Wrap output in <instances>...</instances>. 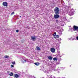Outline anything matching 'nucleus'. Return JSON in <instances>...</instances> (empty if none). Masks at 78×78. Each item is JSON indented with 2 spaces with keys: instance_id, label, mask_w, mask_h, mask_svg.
<instances>
[{
  "instance_id": "obj_1",
  "label": "nucleus",
  "mask_w": 78,
  "mask_h": 78,
  "mask_svg": "<svg viewBox=\"0 0 78 78\" xmlns=\"http://www.w3.org/2000/svg\"><path fill=\"white\" fill-rule=\"evenodd\" d=\"M60 11L59 8L56 7L55 8V9H54V11L55 14H59Z\"/></svg>"
},
{
  "instance_id": "obj_2",
  "label": "nucleus",
  "mask_w": 78,
  "mask_h": 78,
  "mask_svg": "<svg viewBox=\"0 0 78 78\" xmlns=\"http://www.w3.org/2000/svg\"><path fill=\"white\" fill-rule=\"evenodd\" d=\"M74 10H73V9H72L71 10H70V12H69V16H73V14H74Z\"/></svg>"
},
{
  "instance_id": "obj_3",
  "label": "nucleus",
  "mask_w": 78,
  "mask_h": 78,
  "mask_svg": "<svg viewBox=\"0 0 78 78\" xmlns=\"http://www.w3.org/2000/svg\"><path fill=\"white\" fill-rule=\"evenodd\" d=\"M73 28V31H77L78 32V26H74Z\"/></svg>"
},
{
  "instance_id": "obj_4",
  "label": "nucleus",
  "mask_w": 78,
  "mask_h": 78,
  "mask_svg": "<svg viewBox=\"0 0 78 78\" xmlns=\"http://www.w3.org/2000/svg\"><path fill=\"white\" fill-rule=\"evenodd\" d=\"M58 14H55V15H54V17L55 19H58V18L60 17V16Z\"/></svg>"
},
{
  "instance_id": "obj_5",
  "label": "nucleus",
  "mask_w": 78,
  "mask_h": 78,
  "mask_svg": "<svg viewBox=\"0 0 78 78\" xmlns=\"http://www.w3.org/2000/svg\"><path fill=\"white\" fill-rule=\"evenodd\" d=\"M31 39L32 41H35L36 40V37L35 36H31Z\"/></svg>"
},
{
  "instance_id": "obj_6",
  "label": "nucleus",
  "mask_w": 78,
  "mask_h": 78,
  "mask_svg": "<svg viewBox=\"0 0 78 78\" xmlns=\"http://www.w3.org/2000/svg\"><path fill=\"white\" fill-rule=\"evenodd\" d=\"M2 5L4 6H8V3L6 2H4L2 3Z\"/></svg>"
},
{
  "instance_id": "obj_7",
  "label": "nucleus",
  "mask_w": 78,
  "mask_h": 78,
  "mask_svg": "<svg viewBox=\"0 0 78 78\" xmlns=\"http://www.w3.org/2000/svg\"><path fill=\"white\" fill-rule=\"evenodd\" d=\"M21 59V61L22 63H24V62H25L26 60H25V57H22Z\"/></svg>"
},
{
  "instance_id": "obj_8",
  "label": "nucleus",
  "mask_w": 78,
  "mask_h": 78,
  "mask_svg": "<svg viewBox=\"0 0 78 78\" xmlns=\"http://www.w3.org/2000/svg\"><path fill=\"white\" fill-rule=\"evenodd\" d=\"M51 51L52 53H55V49L54 48H52L51 49Z\"/></svg>"
},
{
  "instance_id": "obj_9",
  "label": "nucleus",
  "mask_w": 78,
  "mask_h": 78,
  "mask_svg": "<svg viewBox=\"0 0 78 78\" xmlns=\"http://www.w3.org/2000/svg\"><path fill=\"white\" fill-rule=\"evenodd\" d=\"M48 59H49V60H52L53 59V57L51 56H49L48 57Z\"/></svg>"
},
{
  "instance_id": "obj_10",
  "label": "nucleus",
  "mask_w": 78,
  "mask_h": 78,
  "mask_svg": "<svg viewBox=\"0 0 78 78\" xmlns=\"http://www.w3.org/2000/svg\"><path fill=\"white\" fill-rule=\"evenodd\" d=\"M14 77L16 78H19V76L17 74H14Z\"/></svg>"
},
{
  "instance_id": "obj_11",
  "label": "nucleus",
  "mask_w": 78,
  "mask_h": 78,
  "mask_svg": "<svg viewBox=\"0 0 78 78\" xmlns=\"http://www.w3.org/2000/svg\"><path fill=\"white\" fill-rule=\"evenodd\" d=\"M40 63L39 62H35L34 63V64L36 65V66H38L39 65Z\"/></svg>"
},
{
  "instance_id": "obj_12",
  "label": "nucleus",
  "mask_w": 78,
  "mask_h": 78,
  "mask_svg": "<svg viewBox=\"0 0 78 78\" xmlns=\"http://www.w3.org/2000/svg\"><path fill=\"white\" fill-rule=\"evenodd\" d=\"M30 62V60L29 59H28L26 60L25 61V62Z\"/></svg>"
},
{
  "instance_id": "obj_13",
  "label": "nucleus",
  "mask_w": 78,
  "mask_h": 78,
  "mask_svg": "<svg viewBox=\"0 0 78 78\" xmlns=\"http://www.w3.org/2000/svg\"><path fill=\"white\" fill-rule=\"evenodd\" d=\"M36 48L37 50H38V51H39L40 50V48L38 47V46H37L36 47Z\"/></svg>"
},
{
  "instance_id": "obj_14",
  "label": "nucleus",
  "mask_w": 78,
  "mask_h": 78,
  "mask_svg": "<svg viewBox=\"0 0 78 78\" xmlns=\"http://www.w3.org/2000/svg\"><path fill=\"white\" fill-rule=\"evenodd\" d=\"M53 60L54 61H57L58 60V59L56 58L55 57L53 58Z\"/></svg>"
},
{
  "instance_id": "obj_15",
  "label": "nucleus",
  "mask_w": 78,
  "mask_h": 78,
  "mask_svg": "<svg viewBox=\"0 0 78 78\" xmlns=\"http://www.w3.org/2000/svg\"><path fill=\"white\" fill-rule=\"evenodd\" d=\"M9 75L10 76H12L13 75V73H9Z\"/></svg>"
},
{
  "instance_id": "obj_16",
  "label": "nucleus",
  "mask_w": 78,
  "mask_h": 78,
  "mask_svg": "<svg viewBox=\"0 0 78 78\" xmlns=\"http://www.w3.org/2000/svg\"><path fill=\"white\" fill-rule=\"evenodd\" d=\"M75 40H76V38L75 37L73 38L72 39V41H74Z\"/></svg>"
},
{
  "instance_id": "obj_17",
  "label": "nucleus",
  "mask_w": 78,
  "mask_h": 78,
  "mask_svg": "<svg viewBox=\"0 0 78 78\" xmlns=\"http://www.w3.org/2000/svg\"><path fill=\"white\" fill-rule=\"evenodd\" d=\"M56 33H54L53 34V36H56Z\"/></svg>"
},
{
  "instance_id": "obj_18",
  "label": "nucleus",
  "mask_w": 78,
  "mask_h": 78,
  "mask_svg": "<svg viewBox=\"0 0 78 78\" xmlns=\"http://www.w3.org/2000/svg\"><path fill=\"white\" fill-rule=\"evenodd\" d=\"M4 58H8V56H7V55H5L4 56Z\"/></svg>"
},
{
  "instance_id": "obj_19",
  "label": "nucleus",
  "mask_w": 78,
  "mask_h": 78,
  "mask_svg": "<svg viewBox=\"0 0 78 78\" xmlns=\"http://www.w3.org/2000/svg\"><path fill=\"white\" fill-rule=\"evenodd\" d=\"M56 37L57 38H59V35H57L56 36Z\"/></svg>"
},
{
  "instance_id": "obj_20",
  "label": "nucleus",
  "mask_w": 78,
  "mask_h": 78,
  "mask_svg": "<svg viewBox=\"0 0 78 78\" xmlns=\"http://www.w3.org/2000/svg\"><path fill=\"white\" fill-rule=\"evenodd\" d=\"M12 64H16V63L15 62H12Z\"/></svg>"
},
{
  "instance_id": "obj_21",
  "label": "nucleus",
  "mask_w": 78,
  "mask_h": 78,
  "mask_svg": "<svg viewBox=\"0 0 78 78\" xmlns=\"http://www.w3.org/2000/svg\"><path fill=\"white\" fill-rule=\"evenodd\" d=\"M60 32H58V33L59 34H62V33H62V32L60 31Z\"/></svg>"
},
{
  "instance_id": "obj_22",
  "label": "nucleus",
  "mask_w": 78,
  "mask_h": 78,
  "mask_svg": "<svg viewBox=\"0 0 78 78\" xmlns=\"http://www.w3.org/2000/svg\"><path fill=\"white\" fill-rule=\"evenodd\" d=\"M14 14V12H13L12 13H11V15H12V14Z\"/></svg>"
},
{
  "instance_id": "obj_23",
  "label": "nucleus",
  "mask_w": 78,
  "mask_h": 78,
  "mask_svg": "<svg viewBox=\"0 0 78 78\" xmlns=\"http://www.w3.org/2000/svg\"><path fill=\"white\" fill-rule=\"evenodd\" d=\"M16 31L17 33H18L19 32V30H16Z\"/></svg>"
},
{
  "instance_id": "obj_24",
  "label": "nucleus",
  "mask_w": 78,
  "mask_h": 78,
  "mask_svg": "<svg viewBox=\"0 0 78 78\" xmlns=\"http://www.w3.org/2000/svg\"><path fill=\"white\" fill-rule=\"evenodd\" d=\"M76 39L77 41H78V36H77V37H76Z\"/></svg>"
},
{
  "instance_id": "obj_25",
  "label": "nucleus",
  "mask_w": 78,
  "mask_h": 78,
  "mask_svg": "<svg viewBox=\"0 0 78 78\" xmlns=\"http://www.w3.org/2000/svg\"><path fill=\"white\" fill-rule=\"evenodd\" d=\"M11 66L12 67H14V66H13V65H11Z\"/></svg>"
},
{
  "instance_id": "obj_26",
  "label": "nucleus",
  "mask_w": 78,
  "mask_h": 78,
  "mask_svg": "<svg viewBox=\"0 0 78 78\" xmlns=\"http://www.w3.org/2000/svg\"><path fill=\"white\" fill-rule=\"evenodd\" d=\"M58 53H60V51H58Z\"/></svg>"
},
{
  "instance_id": "obj_27",
  "label": "nucleus",
  "mask_w": 78,
  "mask_h": 78,
  "mask_svg": "<svg viewBox=\"0 0 78 78\" xmlns=\"http://www.w3.org/2000/svg\"><path fill=\"white\" fill-rule=\"evenodd\" d=\"M55 39H56V37H54Z\"/></svg>"
},
{
  "instance_id": "obj_28",
  "label": "nucleus",
  "mask_w": 78,
  "mask_h": 78,
  "mask_svg": "<svg viewBox=\"0 0 78 78\" xmlns=\"http://www.w3.org/2000/svg\"><path fill=\"white\" fill-rule=\"evenodd\" d=\"M56 22H58V20H56Z\"/></svg>"
},
{
  "instance_id": "obj_29",
  "label": "nucleus",
  "mask_w": 78,
  "mask_h": 78,
  "mask_svg": "<svg viewBox=\"0 0 78 78\" xmlns=\"http://www.w3.org/2000/svg\"><path fill=\"white\" fill-rule=\"evenodd\" d=\"M68 39H69V40H70V38H69Z\"/></svg>"
},
{
  "instance_id": "obj_30",
  "label": "nucleus",
  "mask_w": 78,
  "mask_h": 78,
  "mask_svg": "<svg viewBox=\"0 0 78 78\" xmlns=\"http://www.w3.org/2000/svg\"><path fill=\"white\" fill-rule=\"evenodd\" d=\"M33 77H34V78H36V77L35 76L34 77V76Z\"/></svg>"
},
{
  "instance_id": "obj_31",
  "label": "nucleus",
  "mask_w": 78,
  "mask_h": 78,
  "mask_svg": "<svg viewBox=\"0 0 78 78\" xmlns=\"http://www.w3.org/2000/svg\"><path fill=\"white\" fill-rule=\"evenodd\" d=\"M60 40H61H61H62V39H61V38H60Z\"/></svg>"
},
{
  "instance_id": "obj_32",
  "label": "nucleus",
  "mask_w": 78,
  "mask_h": 78,
  "mask_svg": "<svg viewBox=\"0 0 78 78\" xmlns=\"http://www.w3.org/2000/svg\"><path fill=\"white\" fill-rule=\"evenodd\" d=\"M57 64H59V63H58Z\"/></svg>"
},
{
  "instance_id": "obj_33",
  "label": "nucleus",
  "mask_w": 78,
  "mask_h": 78,
  "mask_svg": "<svg viewBox=\"0 0 78 78\" xmlns=\"http://www.w3.org/2000/svg\"><path fill=\"white\" fill-rule=\"evenodd\" d=\"M70 67H71V66L70 65Z\"/></svg>"
},
{
  "instance_id": "obj_34",
  "label": "nucleus",
  "mask_w": 78,
  "mask_h": 78,
  "mask_svg": "<svg viewBox=\"0 0 78 78\" xmlns=\"http://www.w3.org/2000/svg\"><path fill=\"white\" fill-rule=\"evenodd\" d=\"M20 17H21V16H20Z\"/></svg>"
},
{
  "instance_id": "obj_35",
  "label": "nucleus",
  "mask_w": 78,
  "mask_h": 78,
  "mask_svg": "<svg viewBox=\"0 0 78 78\" xmlns=\"http://www.w3.org/2000/svg\"><path fill=\"white\" fill-rule=\"evenodd\" d=\"M70 19H71V18H70Z\"/></svg>"
},
{
  "instance_id": "obj_36",
  "label": "nucleus",
  "mask_w": 78,
  "mask_h": 78,
  "mask_svg": "<svg viewBox=\"0 0 78 78\" xmlns=\"http://www.w3.org/2000/svg\"><path fill=\"white\" fill-rule=\"evenodd\" d=\"M69 30H70V28L69 29Z\"/></svg>"
},
{
  "instance_id": "obj_37",
  "label": "nucleus",
  "mask_w": 78,
  "mask_h": 78,
  "mask_svg": "<svg viewBox=\"0 0 78 78\" xmlns=\"http://www.w3.org/2000/svg\"><path fill=\"white\" fill-rule=\"evenodd\" d=\"M58 28H59V27H58Z\"/></svg>"
}]
</instances>
